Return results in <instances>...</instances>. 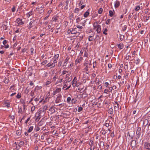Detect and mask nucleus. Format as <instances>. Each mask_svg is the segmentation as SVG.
<instances>
[{"label": "nucleus", "mask_w": 150, "mask_h": 150, "mask_svg": "<svg viewBox=\"0 0 150 150\" xmlns=\"http://www.w3.org/2000/svg\"><path fill=\"white\" fill-rule=\"evenodd\" d=\"M55 64H54V63L52 62H50L47 64L46 66L50 69H52L55 67Z\"/></svg>", "instance_id": "nucleus-1"}, {"label": "nucleus", "mask_w": 150, "mask_h": 150, "mask_svg": "<svg viewBox=\"0 0 150 150\" xmlns=\"http://www.w3.org/2000/svg\"><path fill=\"white\" fill-rule=\"evenodd\" d=\"M70 1V0H67L65 3L64 4V5H65V6L64 7V8L65 9H70L71 8H69V6L68 7V4Z\"/></svg>", "instance_id": "nucleus-2"}, {"label": "nucleus", "mask_w": 150, "mask_h": 150, "mask_svg": "<svg viewBox=\"0 0 150 150\" xmlns=\"http://www.w3.org/2000/svg\"><path fill=\"white\" fill-rule=\"evenodd\" d=\"M62 96L61 94L59 95L57 97L56 99L55 100V103H58L60 102L61 101Z\"/></svg>", "instance_id": "nucleus-3"}, {"label": "nucleus", "mask_w": 150, "mask_h": 150, "mask_svg": "<svg viewBox=\"0 0 150 150\" xmlns=\"http://www.w3.org/2000/svg\"><path fill=\"white\" fill-rule=\"evenodd\" d=\"M69 59H70V58L68 57H67L66 58V59L64 60V62L63 63V67H66V66L68 64V62L69 60Z\"/></svg>", "instance_id": "nucleus-4"}, {"label": "nucleus", "mask_w": 150, "mask_h": 150, "mask_svg": "<svg viewBox=\"0 0 150 150\" xmlns=\"http://www.w3.org/2000/svg\"><path fill=\"white\" fill-rule=\"evenodd\" d=\"M77 81V79L76 78V77H75L72 81V85L73 87H75L76 86L75 84H76Z\"/></svg>", "instance_id": "nucleus-5"}, {"label": "nucleus", "mask_w": 150, "mask_h": 150, "mask_svg": "<svg viewBox=\"0 0 150 150\" xmlns=\"http://www.w3.org/2000/svg\"><path fill=\"white\" fill-rule=\"evenodd\" d=\"M61 88H57L56 90L54 91L53 92V95H55L56 93H59L61 91Z\"/></svg>", "instance_id": "nucleus-6"}, {"label": "nucleus", "mask_w": 150, "mask_h": 150, "mask_svg": "<svg viewBox=\"0 0 150 150\" xmlns=\"http://www.w3.org/2000/svg\"><path fill=\"white\" fill-rule=\"evenodd\" d=\"M120 4V2L117 0H116L115 2V8H117L118 7Z\"/></svg>", "instance_id": "nucleus-7"}, {"label": "nucleus", "mask_w": 150, "mask_h": 150, "mask_svg": "<svg viewBox=\"0 0 150 150\" xmlns=\"http://www.w3.org/2000/svg\"><path fill=\"white\" fill-rule=\"evenodd\" d=\"M84 66H86V67L84 69L85 72L86 74H88V68L89 67L88 64H86V63L84 64Z\"/></svg>", "instance_id": "nucleus-8"}, {"label": "nucleus", "mask_w": 150, "mask_h": 150, "mask_svg": "<svg viewBox=\"0 0 150 150\" xmlns=\"http://www.w3.org/2000/svg\"><path fill=\"white\" fill-rule=\"evenodd\" d=\"M35 21L34 20H32L31 21L29 24V25L28 26V28H30L32 27H33V25H34V23L35 22Z\"/></svg>", "instance_id": "nucleus-9"}, {"label": "nucleus", "mask_w": 150, "mask_h": 150, "mask_svg": "<svg viewBox=\"0 0 150 150\" xmlns=\"http://www.w3.org/2000/svg\"><path fill=\"white\" fill-rule=\"evenodd\" d=\"M144 147L146 149H148L150 150V143L146 142L145 143Z\"/></svg>", "instance_id": "nucleus-10"}, {"label": "nucleus", "mask_w": 150, "mask_h": 150, "mask_svg": "<svg viewBox=\"0 0 150 150\" xmlns=\"http://www.w3.org/2000/svg\"><path fill=\"white\" fill-rule=\"evenodd\" d=\"M141 130V128L139 127L138 128L136 134L138 135V137L139 138L140 135V132Z\"/></svg>", "instance_id": "nucleus-11"}, {"label": "nucleus", "mask_w": 150, "mask_h": 150, "mask_svg": "<svg viewBox=\"0 0 150 150\" xmlns=\"http://www.w3.org/2000/svg\"><path fill=\"white\" fill-rule=\"evenodd\" d=\"M77 29L76 28L72 29L71 31V34H77Z\"/></svg>", "instance_id": "nucleus-12"}, {"label": "nucleus", "mask_w": 150, "mask_h": 150, "mask_svg": "<svg viewBox=\"0 0 150 150\" xmlns=\"http://www.w3.org/2000/svg\"><path fill=\"white\" fill-rule=\"evenodd\" d=\"M87 1V0H81L80 3L79 4V5L80 6V5H82L83 4H86V3Z\"/></svg>", "instance_id": "nucleus-13"}, {"label": "nucleus", "mask_w": 150, "mask_h": 150, "mask_svg": "<svg viewBox=\"0 0 150 150\" xmlns=\"http://www.w3.org/2000/svg\"><path fill=\"white\" fill-rule=\"evenodd\" d=\"M118 47L120 49H122L124 47L122 43H120L117 45Z\"/></svg>", "instance_id": "nucleus-14"}, {"label": "nucleus", "mask_w": 150, "mask_h": 150, "mask_svg": "<svg viewBox=\"0 0 150 150\" xmlns=\"http://www.w3.org/2000/svg\"><path fill=\"white\" fill-rule=\"evenodd\" d=\"M150 16H146L145 17H144V21L145 22H146L148 21V20L149 19Z\"/></svg>", "instance_id": "nucleus-15"}, {"label": "nucleus", "mask_w": 150, "mask_h": 150, "mask_svg": "<svg viewBox=\"0 0 150 150\" xmlns=\"http://www.w3.org/2000/svg\"><path fill=\"white\" fill-rule=\"evenodd\" d=\"M26 5H24L23 4L20 7H19L18 8V9H23L25 8Z\"/></svg>", "instance_id": "nucleus-16"}, {"label": "nucleus", "mask_w": 150, "mask_h": 150, "mask_svg": "<svg viewBox=\"0 0 150 150\" xmlns=\"http://www.w3.org/2000/svg\"><path fill=\"white\" fill-rule=\"evenodd\" d=\"M101 30V26L100 25L98 26L96 30L97 32L98 33H99Z\"/></svg>", "instance_id": "nucleus-17"}, {"label": "nucleus", "mask_w": 150, "mask_h": 150, "mask_svg": "<svg viewBox=\"0 0 150 150\" xmlns=\"http://www.w3.org/2000/svg\"><path fill=\"white\" fill-rule=\"evenodd\" d=\"M59 18V16H54L52 18L53 21L54 22H56L57 20Z\"/></svg>", "instance_id": "nucleus-18"}, {"label": "nucleus", "mask_w": 150, "mask_h": 150, "mask_svg": "<svg viewBox=\"0 0 150 150\" xmlns=\"http://www.w3.org/2000/svg\"><path fill=\"white\" fill-rule=\"evenodd\" d=\"M108 112L111 115H112L113 113V110L112 108L109 109Z\"/></svg>", "instance_id": "nucleus-19"}, {"label": "nucleus", "mask_w": 150, "mask_h": 150, "mask_svg": "<svg viewBox=\"0 0 150 150\" xmlns=\"http://www.w3.org/2000/svg\"><path fill=\"white\" fill-rule=\"evenodd\" d=\"M95 81L96 82V84L98 85H99L100 82V81H99V78L97 77Z\"/></svg>", "instance_id": "nucleus-20"}, {"label": "nucleus", "mask_w": 150, "mask_h": 150, "mask_svg": "<svg viewBox=\"0 0 150 150\" xmlns=\"http://www.w3.org/2000/svg\"><path fill=\"white\" fill-rule=\"evenodd\" d=\"M113 12H114V10H112V11L111 10H110V11H109V16L112 17L113 15Z\"/></svg>", "instance_id": "nucleus-21"}, {"label": "nucleus", "mask_w": 150, "mask_h": 150, "mask_svg": "<svg viewBox=\"0 0 150 150\" xmlns=\"http://www.w3.org/2000/svg\"><path fill=\"white\" fill-rule=\"evenodd\" d=\"M24 142L22 141H20L19 143H18V145L20 146L21 147H22L24 144Z\"/></svg>", "instance_id": "nucleus-22"}, {"label": "nucleus", "mask_w": 150, "mask_h": 150, "mask_svg": "<svg viewBox=\"0 0 150 150\" xmlns=\"http://www.w3.org/2000/svg\"><path fill=\"white\" fill-rule=\"evenodd\" d=\"M33 126H31L28 129V132L30 133V132L33 129Z\"/></svg>", "instance_id": "nucleus-23"}, {"label": "nucleus", "mask_w": 150, "mask_h": 150, "mask_svg": "<svg viewBox=\"0 0 150 150\" xmlns=\"http://www.w3.org/2000/svg\"><path fill=\"white\" fill-rule=\"evenodd\" d=\"M77 100L75 98H72L71 100V103L72 104H75L76 103Z\"/></svg>", "instance_id": "nucleus-24"}, {"label": "nucleus", "mask_w": 150, "mask_h": 150, "mask_svg": "<svg viewBox=\"0 0 150 150\" xmlns=\"http://www.w3.org/2000/svg\"><path fill=\"white\" fill-rule=\"evenodd\" d=\"M21 133V130H18L16 131V134L17 135H20Z\"/></svg>", "instance_id": "nucleus-25"}, {"label": "nucleus", "mask_w": 150, "mask_h": 150, "mask_svg": "<svg viewBox=\"0 0 150 150\" xmlns=\"http://www.w3.org/2000/svg\"><path fill=\"white\" fill-rule=\"evenodd\" d=\"M72 79V77L71 76H70L69 77H68L66 79V82H69Z\"/></svg>", "instance_id": "nucleus-26"}, {"label": "nucleus", "mask_w": 150, "mask_h": 150, "mask_svg": "<svg viewBox=\"0 0 150 150\" xmlns=\"http://www.w3.org/2000/svg\"><path fill=\"white\" fill-rule=\"evenodd\" d=\"M89 14V12L88 11H86L84 14V16L85 17H87L88 16Z\"/></svg>", "instance_id": "nucleus-27"}, {"label": "nucleus", "mask_w": 150, "mask_h": 150, "mask_svg": "<svg viewBox=\"0 0 150 150\" xmlns=\"http://www.w3.org/2000/svg\"><path fill=\"white\" fill-rule=\"evenodd\" d=\"M49 110L51 111L52 112H55L54 108L53 107H51L49 109Z\"/></svg>", "instance_id": "nucleus-28"}, {"label": "nucleus", "mask_w": 150, "mask_h": 150, "mask_svg": "<svg viewBox=\"0 0 150 150\" xmlns=\"http://www.w3.org/2000/svg\"><path fill=\"white\" fill-rule=\"evenodd\" d=\"M91 146L90 150H94L95 148L94 145L93 144V143L91 144H90Z\"/></svg>", "instance_id": "nucleus-29"}, {"label": "nucleus", "mask_w": 150, "mask_h": 150, "mask_svg": "<svg viewBox=\"0 0 150 150\" xmlns=\"http://www.w3.org/2000/svg\"><path fill=\"white\" fill-rule=\"evenodd\" d=\"M94 38L93 36H90L88 37V40L90 41H91L93 40Z\"/></svg>", "instance_id": "nucleus-30"}, {"label": "nucleus", "mask_w": 150, "mask_h": 150, "mask_svg": "<svg viewBox=\"0 0 150 150\" xmlns=\"http://www.w3.org/2000/svg\"><path fill=\"white\" fill-rule=\"evenodd\" d=\"M71 100V98L70 97H68L67 98V102L68 104L70 103Z\"/></svg>", "instance_id": "nucleus-31"}, {"label": "nucleus", "mask_w": 150, "mask_h": 150, "mask_svg": "<svg viewBox=\"0 0 150 150\" xmlns=\"http://www.w3.org/2000/svg\"><path fill=\"white\" fill-rule=\"evenodd\" d=\"M62 79H58L57 81L56 84H57L58 83H61L62 82Z\"/></svg>", "instance_id": "nucleus-32"}, {"label": "nucleus", "mask_w": 150, "mask_h": 150, "mask_svg": "<svg viewBox=\"0 0 150 150\" xmlns=\"http://www.w3.org/2000/svg\"><path fill=\"white\" fill-rule=\"evenodd\" d=\"M40 114L41 112H40L38 114V116H37V117L36 120H37L38 121L41 118Z\"/></svg>", "instance_id": "nucleus-33"}, {"label": "nucleus", "mask_w": 150, "mask_h": 150, "mask_svg": "<svg viewBox=\"0 0 150 150\" xmlns=\"http://www.w3.org/2000/svg\"><path fill=\"white\" fill-rule=\"evenodd\" d=\"M112 18L111 19V20H112ZM110 21H111L110 19H108V20H106V21L105 22V24L107 25H108V24H110Z\"/></svg>", "instance_id": "nucleus-34"}, {"label": "nucleus", "mask_w": 150, "mask_h": 150, "mask_svg": "<svg viewBox=\"0 0 150 150\" xmlns=\"http://www.w3.org/2000/svg\"><path fill=\"white\" fill-rule=\"evenodd\" d=\"M24 23L22 21V19H21V20L19 21L18 23V25H21Z\"/></svg>", "instance_id": "nucleus-35"}, {"label": "nucleus", "mask_w": 150, "mask_h": 150, "mask_svg": "<svg viewBox=\"0 0 150 150\" xmlns=\"http://www.w3.org/2000/svg\"><path fill=\"white\" fill-rule=\"evenodd\" d=\"M40 129V128L38 127H35L34 129V132H37L39 131Z\"/></svg>", "instance_id": "nucleus-36"}, {"label": "nucleus", "mask_w": 150, "mask_h": 150, "mask_svg": "<svg viewBox=\"0 0 150 150\" xmlns=\"http://www.w3.org/2000/svg\"><path fill=\"white\" fill-rule=\"evenodd\" d=\"M119 108V105L117 106V105H114V111L115 112V111L117 110Z\"/></svg>", "instance_id": "nucleus-37"}, {"label": "nucleus", "mask_w": 150, "mask_h": 150, "mask_svg": "<svg viewBox=\"0 0 150 150\" xmlns=\"http://www.w3.org/2000/svg\"><path fill=\"white\" fill-rule=\"evenodd\" d=\"M47 60H45L41 63V64L42 65H45L47 63Z\"/></svg>", "instance_id": "nucleus-38"}, {"label": "nucleus", "mask_w": 150, "mask_h": 150, "mask_svg": "<svg viewBox=\"0 0 150 150\" xmlns=\"http://www.w3.org/2000/svg\"><path fill=\"white\" fill-rule=\"evenodd\" d=\"M81 61L79 59V58L77 59L75 61V64H77L78 63L80 62Z\"/></svg>", "instance_id": "nucleus-39"}, {"label": "nucleus", "mask_w": 150, "mask_h": 150, "mask_svg": "<svg viewBox=\"0 0 150 150\" xmlns=\"http://www.w3.org/2000/svg\"><path fill=\"white\" fill-rule=\"evenodd\" d=\"M18 112L19 113H22V109L21 108H18Z\"/></svg>", "instance_id": "nucleus-40"}, {"label": "nucleus", "mask_w": 150, "mask_h": 150, "mask_svg": "<svg viewBox=\"0 0 150 150\" xmlns=\"http://www.w3.org/2000/svg\"><path fill=\"white\" fill-rule=\"evenodd\" d=\"M124 36L123 35H120V39L121 41L123 40L124 38Z\"/></svg>", "instance_id": "nucleus-41"}, {"label": "nucleus", "mask_w": 150, "mask_h": 150, "mask_svg": "<svg viewBox=\"0 0 150 150\" xmlns=\"http://www.w3.org/2000/svg\"><path fill=\"white\" fill-rule=\"evenodd\" d=\"M4 105L6 106L7 107H9L10 106V104L8 103H5Z\"/></svg>", "instance_id": "nucleus-42"}, {"label": "nucleus", "mask_w": 150, "mask_h": 150, "mask_svg": "<svg viewBox=\"0 0 150 150\" xmlns=\"http://www.w3.org/2000/svg\"><path fill=\"white\" fill-rule=\"evenodd\" d=\"M21 97V93H18L16 96V98H17L19 99Z\"/></svg>", "instance_id": "nucleus-43"}, {"label": "nucleus", "mask_w": 150, "mask_h": 150, "mask_svg": "<svg viewBox=\"0 0 150 150\" xmlns=\"http://www.w3.org/2000/svg\"><path fill=\"white\" fill-rule=\"evenodd\" d=\"M68 72V71L66 70H64L63 71H62V75H64L66 73Z\"/></svg>", "instance_id": "nucleus-44"}, {"label": "nucleus", "mask_w": 150, "mask_h": 150, "mask_svg": "<svg viewBox=\"0 0 150 150\" xmlns=\"http://www.w3.org/2000/svg\"><path fill=\"white\" fill-rule=\"evenodd\" d=\"M79 45H78V43L74 47V50H78V48L79 47Z\"/></svg>", "instance_id": "nucleus-45"}, {"label": "nucleus", "mask_w": 150, "mask_h": 150, "mask_svg": "<svg viewBox=\"0 0 150 150\" xmlns=\"http://www.w3.org/2000/svg\"><path fill=\"white\" fill-rule=\"evenodd\" d=\"M83 108L81 107H79L78 108V112H81L82 110L83 109Z\"/></svg>", "instance_id": "nucleus-46"}, {"label": "nucleus", "mask_w": 150, "mask_h": 150, "mask_svg": "<svg viewBox=\"0 0 150 150\" xmlns=\"http://www.w3.org/2000/svg\"><path fill=\"white\" fill-rule=\"evenodd\" d=\"M86 6V4H83L82 5H80V6H81V9H82L83 8Z\"/></svg>", "instance_id": "nucleus-47"}, {"label": "nucleus", "mask_w": 150, "mask_h": 150, "mask_svg": "<svg viewBox=\"0 0 150 150\" xmlns=\"http://www.w3.org/2000/svg\"><path fill=\"white\" fill-rule=\"evenodd\" d=\"M32 11H31L30 12L27 13V16H28V17H29L30 16V15H32Z\"/></svg>", "instance_id": "nucleus-48"}, {"label": "nucleus", "mask_w": 150, "mask_h": 150, "mask_svg": "<svg viewBox=\"0 0 150 150\" xmlns=\"http://www.w3.org/2000/svg\"><path fill=\"white\" fill-rule=\"evenodd\" d=\"M108 31V29L106 28H105L104 30V31L103 32V33L105 35H106L107 34V33H106V32Z\"/></svg>", "instance_id": "nucleus-49"}, {"label": "nucleus", "mask_w": 150, "mask_h": 150, "mask_svg": "<svg viewBox=\"0 0 150 150\" xmlns=\"http://www.w3.org/2000/svg\"><path fill=\"white\" fill-rule=\"evenodd\" d=\"M98 23L97 21L95 22L93 24V26H96L97 27H98V26H99V25H98Z\"/></svg>", "instance_id": "nucleus-50"}, {"label": "nucleus", "mask_w": 150, "mask_h": 150, "mask_svg": "<svg viewBox=\"0 0 150 150\" xmlns=\"http://www.w3.org/2000/svg\"><path fill=\"white\" fill-rule=\"evenodd\" d=\"M82 19L80 17H78L76 19V22L77 23H78L81 20H82Z\"/></svg>", "instance_id": "nucleus-51"}, {"label": "nucleus", "mask_w": 150, "mask_h": 150, "mask_svg": "<svg viewBox=\"0 0 150 150\" xmlns=\"http://www.w3.org/2000/svg\"><path fill=\"white\" fill-rule=\"evenodd\" d=\"M104 142L103 141H100V143L99 145L100 146H104Z\"/></svg>", "instance_id": "nucleus-52"}, {"label": "nucleus", "mask_w": 150, "mask_h": 150, "mask_svg": "<svg viewBox=\"0 0 150 150\" xmlns=\"http://www.w3.org/2000/svg\"><path fill=\"white\" fill-rule=\"evenodd\" d=\"M10 118H11L12 120H14L15 119V116L14 115L10 116Z\"/></svg>", "instance_id": "nucleus-53"}, {"label": "nucleus", "mask_w": 150, "mask_h": 150, "mask_svg": "<svg viewBox=\"0 0 150 150\" xmlns=\"http://www.w3.org/2000/svg\"><path fill=\"white\" fill-rule=\"evenodd\" d=\"M51 83V81H47L45 83V85L46 86H47L50 84Z\"/></svg>", "instance_id": "nucleus-54"}, {"label": "nucleus", "mask_w": 150, "mask_h": 150, "mask_svg": "<svg viewBox=\"0 0 150 150\" xmlns=\"http://www.w3.org/2000/svg\"><path fill=\"white\" fill-rule=\"evenodd\" d=\"M35 108V106H33L31 108V111L33 112V111Z\"/></svg>", "instance_id": "nucleus-55"}, {"label": "nucleus", "mask_w": 150, "mask_h": 150, "mask_svg": "<svg viewBox=\"0 0 150 150\" xmlns=\"http://www.w3.org/2000/svg\"><path fill=\"white\" fill-rule=\"evenodd\" d=\"M102 134H103L105 135L106 134V131L105 129H102L101 131Z\"/></svg>", "instance_id": "nucleus-56"}, {"label": "nucleus", "mask_w": 150, "mask_h": 150, "mask_svg": "<svg viewBox=\"0 0 150 150\" xmlns=\"http://www.w3.org/2000/svg\"><path fill=\"white\" fill-rule=\"evenodd\" d=\"M86 64H89V65H91V62H89L88 61H86Z\"/></svg>", "instance_id": "nucleus-57"}, {"label": "nucleus", "mask_w": 150, "mask_h": 150, "mask_svg": "<svg viewBox=\"0 0 150 150\" xmlns=\"http://www.w3.org/2000/svg\"><path fill=\"white\" fill-rule=\"evenodd\" d=\"M102 86L101 85H99L98 86L97 88L100 90H101L102 89Z\"/></svg>", "instance_id": "nucleus-58"}, {"label": "nucleus", "mask_w": 150, "mask_h": 150, "mask_svg": "<svg viewBox=\"0 0 150 150\" xmlns=\"http://www.w3.org/2000/svg\"><path fill=\"white\" fill-rule=\"evenodd\" d=\"M57 59H55L54 60H53V63H54V64H56L57 63Z\"/></svg>", "instance_id": "nucleus-59"}, {"label": "nucleus", "mask_w": 150, "mask_h": 150, "mask_svg": "<svg viewBox=\"0 0 150 150\" xmlns=\"http://www.w3.org/2000/svg\"><path fill=\"white\" fill-rule=\"evenodd\" d=\"M81 84L80 83L77 82L76 84H75L76 86L78 87H79Z\"/></svg>", "instance_id": "nucleus-60"}, {"label": "nucleus", "mask_w": 150, "mask_h": 150, "mask_svg": "<svg viewBox=\"0 0 150 150\" xmlns=\"http://www.w3.org/2000/svg\"><path fill=\"white\" fill-rule=\"evenodd\" d=\"M59 57V54H56L54 55V57L55 58H56L55 59H58Z\"/></svg>", "instance_id": "nucleus-61"}, {"label": "nucleus", "mask_w": 150, "mask_h": 150, "mask_svg": "<svg viewBox=\"0 0 150 150\" xmlns=\"http://www.w3.org/2000/svg\"><path fill=\"white\" fill-rule=\"evenodd\" d=\"M125 85V82L124 81H122V82H120L119 83V85L120 86L122 85Z\"/></svg>", "instance_id": "nucleus-62"}, {"label": "nucleus", "mask_w": 150, "mask_h": 150, "mask_svg": "<svg viewBox=\"0 0 150 150\" xmlns=\"http://www.w3.org/2000/svg\"><path fill=\"white\" fill-rule=\"evenodd\" d=\"M21 19L20 18H18L16 20V22L18 23L19 22V21L21 20Z\"/></svg>", "instance_id": "nucleus-63"}, {"label": "nucleus", "mask_w": 150, "mask_h": 150, "mask_svg": "<svg viewBox=\"0 0 150 150\" xmlns=\"http://www.w3.org/2000/svg\"><path fill=\"white\" fill-rule=\"evenodd\" d=\"M57 75H55L53 77V79L55 81L56 79L57 78Z\"/></svg>", "instance_id": "nucleus-64"}]
</instances>
